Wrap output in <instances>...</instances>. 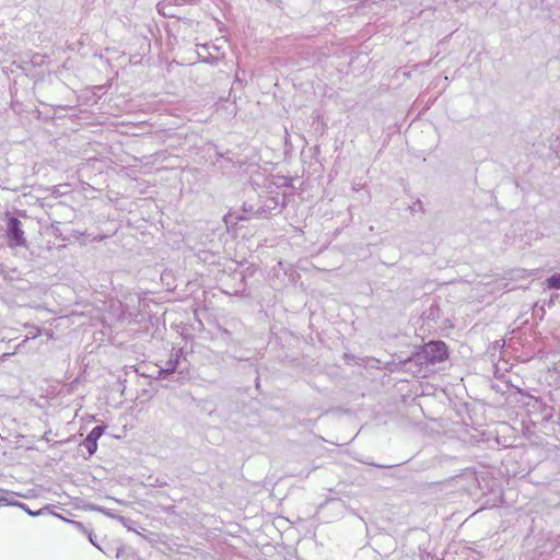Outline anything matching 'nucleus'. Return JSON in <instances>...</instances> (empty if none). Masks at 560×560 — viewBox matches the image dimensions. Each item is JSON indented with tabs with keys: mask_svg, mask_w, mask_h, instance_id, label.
<instances>
[{
	"mask_svg": "<svg viewBox=\"0 0 560 560\" xmlns=\"http://www.w3.org/2000/svg\"><path fill=\"white\" fill-rule=\"evenodd\" d=\"M448 358V348L442 340L427 342L421 350L416 351L407 362L416 364H434L443 362Z\"/></svg>",
	"mask_w": 560,
	"mask_h": 560,
	"instance_id": "1",
	"label": "nucleus"
},
{
	"mask_svg": "<svg viewBox=\"0 0 560 560\" xmlns=\"http://www.w3.org/2000/svg\"><path fill=\"white\" fill-rule=\"evenodd\" d=\"M8 237L10 247H25L27 242L22 230V223L16 218H10L8 222Z\"/></svg>",
	"mask_w": 560,
	"mask_h": 560,
	"instance_id": "2",
	"label": "nucleus"
},
{
	"mask_svg": "<svg viewBox=\"0 0 560 560\" xmlns=\"http://www.w3.org/2000/svg\"><path fill=\"white\" fill-rule=\"evenodd\" d=\"M104 427H95L92 429V431L88 434L85 440L83 441V446L86 448L90 455H93L97 450V440L103 435L104 433Z\"/></svg>",
	"mask_w": 560,
	"mask_h": 560,
	"instance_id": "3",
	"label": "nucleus"
},
{
	"mask_svg": "<svg viewBox=\"0 0 560 560\" xmlns=\"http://www.w3.org/2000/svg\"><path fill=\"white\" fill-rule=\"evenodd\" d=\"M548 289L560 290V272H556L546 279Z\"/></svg>",
	"mask_w": 560,
	"mask_h": 560,
	"instance_id": "4",
	"label": "nucleus"
},
{
	"mask_svg": "<svg viewBox=\"0 0 560 560\" xmlns=\"http://www.w3.org/2000/svg\"><path fill=\"white\" fill-rule=\"evenodd\" d=\"M416 208H419L420 210H422L423 207H422L421 200H417V202H415L412 210H416Z\"/></svg>",
	"mask_w": 560,
	"mask_h": 560,
	"instance_id": "5",
	"label": "nucleus"
},
{
	"mask_svg": "<svg viewBox=\"0 0 560 560\" xmlns=\"http://www.w3.org/2000/svg\"><path fill=\"white\" fill-rule=\"evenodd\" d=\"M552 408H549L548 413L545 415V418L548 419L551 416Z\"/></svg>",
	"mask_w": 560,
	"mask_h": 560,
	"instance_id": "6",
	"label": "nucleus"
}]
</instances>
